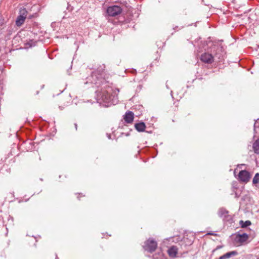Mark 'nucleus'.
<instances>
[{"label": "nucleus", "instance_id": "f3484780", "mask_svg": "<svg viewBox=\"0 0 259 259\" xmlns=\"http://www.w3.org/2000/svg\"><path fill=\"white\" fill-rule=\"evenodd\" d=\"M253 150L256 154L259 153V147H252Z\"/></svg>", "mask_w": 259, "mask_h": 259}, {"label": "nucleus", "instance_id": "9b49d317", "mask_svg": "<svg viewBox=\"0 0 259 259\" xmlns=\"http://www.w3.org/2000/svg\"><path fill=\"white\" fill-rule=\"evenodd\" d=\"M248 236L246 233H243L242 234H238L236 237V242L239 243L240 244H242L248 240Z\"/></svg>", "mask_w": 259, "mask_h": 259}, {"label": "nucleus", "instance_id": "412c9836", "mask_svg": "<svg viewBox=\"0 0 259 259\" xmlns=\"http://www.w3.org/2000/svg\"><path fill=\"white\" fill-rule=\"evenodd\" d=\"M75 127L76 128V130H77V124L76 123H75Z\"/></svg>", "mask_w": 259, "mask_h": 259}, {"label": "nucleus", "instance_id": "6ab92c4d", "mask_svg": "<svg viewBox=\"0 0 259 259\" xmlns=\"http://www.w3.org/2000/svg\"><path fill=\"white\" fill-rule=\"evenodd\" d=\"M223 247V246H218L215 249H213L212 252H214L215 250L220 249V248H221Z\"/></svg>", "mask_w": 259, "mask_h": 259}, {"label": "nucleus", "instance_id": "0eeeda50", "mask_svg": "<svg viewBox=\"0 0 259 259\" xmlns=\"http://www.w3.org/2000/svg\"><path fill=\"white\" fill-rule=\"evenodd\" d=\"M250 179V173L245 170H241L238 174V179L243 183H247Z\"/></svg>", "mask_w": 259, "mask_h": 259}, {"label": "nucleus", "instance_id": "f8f14e48", "mask_svg": "<svg viewBox=\"0 0 259 259\" xmlns=\"http://www.w3.org/2000/svg\"><path fill=\"white\" fill-rule=\"evenodd\" d=\"M178 249L176 246H172L168 250V255L172 257H176L178 253Z\"/></svg>", "mask_w": 259, "mask_h": 259}, {"label": "nucleus", "instance_id": "f03ea898", "mask_svg": "<svg viewBox=\"0 0 259 259\" xmlns=\"http://www.w3.org/2000/svg\"><path fill=\"white\" fill-rule=\"evenodd\" d=\"M217 53L212 52V49L210 52L209 51L203 53L200 56V60L204 63L211 64L214 61V58L217 57Z\"/></svg>", "mask_w": 259, "mask_h": 259}, {"label": "nucleus", "instance_id": "1a4fd4ad", "mask_svg": "<svg viewBox=\"0 0 259 259\" xmlns=\"http://www.w3.org/2000/svg\"><path fill=\"white\" fill-rule=\"evenodd\" d=\"M134 114L133 112L128 111L125 112L123 116V119L124 123H132L134 120Z\"/></svg>", "mask_w": 259, "mask_h": 259}, {"label": "nucleus", "instance_id": "6e6552de", "mask_svg": "<svg viewBox=\"0 0 259 259\" xmlns=\"http://www.w3.org/2000/svg\"><path fill=\"white\" fill-rule=\"evenodd\" d=\"M193 238V235L192 234H187L186 235H185V236H184L182 238L180 237V236H179L178 237L176 238V240H175L174 241H175L176 242H178L180 241H182L183 239H184V242L187 244H191L193 242L192 240V239Z\"/></svg>", "mask_w": 259, "mask_h": 259}, {"label": "nucleus", "instance_id": "f257e3e1", "mask_svg": "<svg viewBox=\"0 0 259 259\" xmlns=\"http://www.w3.org/2000/svg\"><path fill=\"white\" fill-rule=\"evenodd\" d=\"M113 89L110 87H108L106 89L105 88L102 89L101 91H97V102L101 104L104 103V106L107 107L111 104H114L116 103L117 99L114 96L110 95Z\"/></svg>", "mask_w": 259, "mask_h": 259}, {"label": "nucleus", "instance_id": "a211bd4d", "mask_svg": "<svg viewBox=\"0 0 259 259\" xmlns=\"http://www.w3.org/2000/svg\"><path fill=\"white\" fill-rule=\"evenodd\" d=\"M220 212L221 213V215H224V216H226V214H227L228 212L226 210L221 209Z\"/></svg>", "mask_w": 259, "mask_h": 259}, {"label": "nucleus", "instance_id": "2eb2a0df", "mask_svg": "<svg viewBox=\"0 0 259 259\" xmlns=\"http://www.w3.org/2000/svg\"><path fill=\"white\" fill-rule=\"evenodd\" d=\"M240 224L241 225L242 228H245L251 225V222L249 221H247L244 222L243 221H240Z\"/></svg>", "mask_w": 259, "mask_h": 259}, {"label": "nucleus", "instance_id": "7ed1b4c3", "mask_svg": "<svg viewBox=\"0 0 259 259\" xmlns=\"http://www.w3.org/2000/svg\"><path fill=\"white\" fill-rule=\"evenodd\" d=\"M86 79L87 81L84 82V84H94L97 87H99V85L102 83L103 80L101 75L99 74L97 72L93 73L92 75L88 77Z\"/></svg>", "mask_w": 259, "mask_h": 259}, {"label": "nucleus", "instance_id": "9d476101", "mask_svg": "<svg viewBox=\"0 0 259 259\" xmlns=\"http://www.w3.org/2000/svg\"><path fill=\"white\" fill-rule=\"evenodd\" d=\"M254 132L256 134L254 136V138L257 137H258V138L255 140L253 146H259V119L255 122L254 124Z\"/></svg>", "mask_w": 259, "mask_h": 259}, {"label": "nucleus", "instance_id": "4468645a", "mask_svg": "<svg viewBox=\"0 0 259 259\" xmlns=\"http://www.w3.org/2000/svg\"><path fill=\"white\" fill-rule=\"evenodd\" d=\"M135 128L140 132H144L146 128L145 124L143 122L137 123L135 124Z\"/></svg>", "mask_w": 259, "mask_h": 259}, {"label": "nucleus", "instance_id": "aec40b11", "mask_svg": "<svg viewBox=\"0 0 259 259\" xmlns=\"http://www.w3.org/2000/svg\"><path fill=\"white\" fill-rule=\"evenodd\" d=\"M80 195V194H78L77 198H78V199H80V197H79Z\"/></svg>", "mask_w": 259, "mask_h": 259}, {"label": "nucleus", "instance_id": "b1692460", "mask_svg": "<svg viewBox=\"0 0 259 259\" xmlns=\"http://www.w3.org/2000/svg\"><path fill=\"white\" fill-rule=\"evenodd\" d=\"M218 58H219V59H220V56H219L218 57Z\"/></svg>", "mask_w": 259, "mask_h": 259}, {"label": "nucleus", "instance_id": "423d86ee", "mask_svg": "<svg viewBox=\"0 0 259 259\" xmlns=\"http://www.w3.org/2000/svg\"><path fill=\"white\" fill-rule=\"evenodd\" d=\"M122 11V10L120 7L115 5L108 7L107 13L109 16L115 17L120 14Z\"/></svg>", "mask_w": 259, "mask_h": 259}, {"label": "nucleus", "instance_id": "4be33fe9", "mask_svg": "<svg viewBox=\"0 0 259 259\" xmlns=\"http://www.w3.org/2000/svg\"><path fill=\"white\" fill-rule=\"evenodd\" d=\"M108 138H109V139H110V138H110V135H109V136H108Z\"/></svg>", "mask_w": 259, "mask_h": 259}, {"label": "nucleus", "instance_id": "39448f33", "mask_svg": "<svg viewBox=\"0 0 259 259\" xmlns=\"http://www.w3.org/2000/svg\"><path fill=\"white\" fill-rule=\"evenodd\" d=\"M144 247L145 250L150 252H152L157 248V243L154 239L149 238L145 242Z\"/></svg>", "mask_w": 259, "mask_h": 259}, {"label": "nucleus", "instance_id": "ddd939ff", "mask_svg": "<svg viewBox=\"0 0 259 259\" xmlns=\"http://www.w3.org/2000/svg\"><path fill=\"white\" fill-rule=\"evenodd\" d=\"M237 254V252L236 251H232L227 252L224 255L220 256L219 259H228L230 258L232 256H234Z\"/></svg>", "mask_w": 259, "mask_h": 259}, {"label": "nucleus", "instance_id": "5701e85b", "mask_svg": "<svg viewBox=\"0 0 259 259\" xmlns=\"http://www.w3.org/2000/svg\"><path fill=\"white\" fill-rule=\"evenodd\" d=\"M116 91H117L118 93L119 92V90L118 89H117Z\"/></svg>", "mask_w": 259, "mask_h": 259}, {"label": "nucleus", "instance_id": "20e7f679", "mask_svg": "<svg viewBox=\"0 0 259 259\" xmlns=\"http://www.w3.org/2000/svg\"><path fill=\"white\" fill-rule=\"evenodd\" d=\"M27 15V11L25 8H21L19 11V15L16 20V25L21 26L24 22Z\"/></svg>", "mask_w": 259, "mask_h": 259}, {"label": "nucleus", "instance_id": "dca6fc26", "mask_svg": "<svg viewBox=\"0 0 259 259\" xmlns=\"http://www.w3.org/2000/svg\"><path fill=\"white\" fill-rule=\"evenodd\" d=\"M259 182V174L258 173H256L253 179V180H252V183L253 184H256L258 183Z\"/></svg>", "mask_w": 259, "mask_h": 259}]
</instances>
